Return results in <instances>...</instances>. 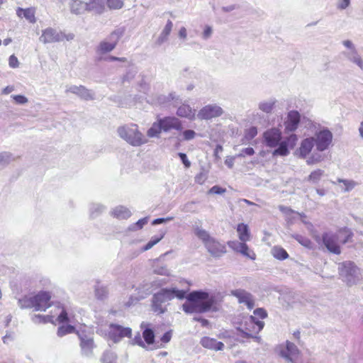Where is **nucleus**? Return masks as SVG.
I'll use <instances>...</instances> for the list:
<instances>
[{
    "label": "nucleus",
    "instance_id": "15",
    "mask_svg": "<svg viewBox=\"0 0 363 363\" xmlns=\"http://www.w3.org/2000/svg\"><path fill=\"white\" fill-rule=\"evenodd\" d=\"M231 295L238 298L240 303H244L248 309H252L255 306V298L253 296L244 289H235L230 291Z\"/></svg>",
    "mask_w": 363,
    "mask_h": 363
},
{
    "label": "nucleus",
    "instance_id": "42",
    "mask_svg": "<svg viewBox=\"0 0 363 363\" xmlns=\"http://www.w3.org/2000/svg\"><path fill=\"white\" fill-rule=\"evenodd\" d=\"M306 159V164L312 165L322 162L323 160V156L320 153L313 152L310 157H308Z\"/></svg>",
    "mask_w": 363,
    "mask_h": 363
},
{
    "label": "nucleus",
    "instance_id": "39",
    "mask_svg": "<svg viewBox=\"0 0 363 363\" xmlns=\"http://www.w3.org/2000/svg\"><path fill=\"white\" fill-rule=\"evenodd\" d=\"M162 130L160 121L157 123H154L151 128L147 130V135L150 138L158 137L161 130Z\"/></svg>",
    "mask_w": 363,
    "mask_h": 363
},
{
    "label": "nucleus",
    "instance_id": "12",
    "mask_svg": "<svg viewBox=\"0 0 363 363\" xmlns=\"http://www.w3.org/2000/svg\"><path fill=\"white\" fill-rule=\"evenodd\" d=\"M314 138V145L317 150L323 152L327 150L333 140V134L328 129H323L317 132Z\"/></svg>",
    "mask_w": 363,
    "mask_h": 363
},
{
    "label": "nucleus",
    "instance_id": "59",
    "mask_svg": "<svg viewBox=\"0 0 363 363\" xmlns=\"http://www.w3.org/2000/svg\"><path fill=\"white\" fill-rule=\"evenodd\" d=\"M133 345H138L143 347H145V344L142 340V337L139 333H138L134 338L131 340Z\"/></svg>",
    "mask_w": 363,
    "mask_h": 363
},
{
    "label": "nucleus",
    "instance_id": "27",
    "mask_svg": "<svg viewBox=\"0 0 363 363\" xmlns=\"http://www.w3.org/2000/svg\"><path fill=\"white\" fill-rule=\"evenodd\" d=\"M342 55L350 62L357 65L361 69L363 70V60L360 55L358 54L357 49L352 50H347L342 52Z\"/></svg>",
    "mask_w": 363,
    "mask_h": 363
},
{
    "label": "nucleus",
    "instance_id": "51",
    "mask_svg": "<svg viewBox=\"0 0 363 363\" xmlns=\"http://www.w3.org/2000/svg\"><path fill=\"white\" fill-rule=\"evenodd\" d=\"M107 293L106 288L104 286L97 287L95 290L96 296L99 299H104L106 296Z\"/></svg>",
    "mask_w": 363,
    "mask_h": 363
},
{
    "label": "nucleus",
    "instance_id": "14",
    "mask_svg": "<svg viewBox=\"0 0 363 363\" xmlns=\"http://www.w3.org/2000/svg\"><path fill=\"white\" fill-rule=\"evenodd\" d=\"M223 113L222 108L217 105H207L203 107L196 115L201 120H208L220 116Z\"/></svg>",
    "mask_w": 363,
    "mask_h": 363
},
{
    "label": "nucleus",
    "instance_id": "40",
    "mask_svg": "<svg viewBox=\"0 0 363 363\" xmlns=\"http://www.w3.org/2000/svg\"><path fill=\"white\" fill-rule=\"evenodd\" d=\"M105 207L100 203H92L89 208L90 216L91 218H96L99 216L104 211Z\"/></svg>",
    "mask_w": 363,
    "mask_h": 363
},
{
    "label": "nucleus",
    "instance_id": "20",
    "mask_svg": "<svg viewBox=\"0 0 363 363\" xmlns=\"http://www.w3.org/2000/svg\"><path fill=\"white\" fill-rule=\"evenodd\" d=\"M162 126V130L164 132L169 131L170 130L174 129L177 130H181L182 129V121L174 116L164 117L159 120Z\"/></svg>",
    "mask_w": 363,
    "mask_h": 363
},
{
    "label": "nucleus",
    "instance_id": "43",
    "mask_svg": "<svg viewBox=\"0 0 363 363\" xmlns=\"http://www.w3.org/2000/svg\"><path fill=\"white\" fill-rule=\"evenodd\" d=\"M148 222V217L143 218L138 220L135 223L130 225L128 227V230L130 231H136L140 230L143 226Z\"/></svg>",
    "mask_w": 363,
    "mask_h": 363
},
{
    "label": "nucleus",
    "instance_id": "64",
    "mask_svg": "<svg viewBox=\"0 0 363 363\" xmlns=\"http://www.w3.org/2000/svg\"><path fill=\"white\" fill-rule=\"evenodd\" d=\"M279 209L280 210V211H281L286 216H289L291 213H294V211L292 209H291L290 208H289L287 206H282V205L279 206Z\"/></svg>",
    "mask_w": 363,
    "mask_h": 363
},
{
    "label": "nucleus",
    "instance_id": "10",
    "mask_svg": "<svg viewBox=\"0 0 363 363\" xmlns=\"http://www.w3.org/2000/svg\"><path fill=\"white\" fill-rule=\"evenodd\" d=\"M74 38V35L72 33H65L62 30L52 27H48L42 30L41 35L39 38L40 43L43 44L60 43L66 40L71 41Z\"/></svg>",
    "mask_w": 363,
    "mask_h": 363
},
{
    "label": "nucleus",
    "instance_id": "58",
    "mask_svg": "<svg viewBox=\"0 0 363 363\" xmlns=\"http://www.w3.org/2000/svg\"><path fill=\"white\" fill-rule=\"evenodd\" d=\"M254 314L262 319H264L267 317V311L262 308H256L254 311Z\"/></svg>",
    "mask_w": 363,
    "mask_h": 363
},
{
    "label": "nucleus",
    "instance_id": "5",
    "mask_svg": "<svg viewBox=\"0 0 363 363\" xmlns=\"http://www.w3.org/2000/svg\"><path fill=\"white\" fill-rule=\"evenodd\" d=\"M119 137L134 147H139L147 142L143 134L139 130L136 124H128L117 129Z\"/></svg>",
    "mask_w": 363,
    "mask_h": 363
},
{
    "label": "nucleus",
    "instance_id": "35",
    "mask_svg": "<svg viewBox=\"0 0 363 363\" xmlns=\"http://www.w3.org/2000/svg\"><path fill=\"white\" fill-rule=\"evenodd\" d=\"M14 160L11 153L3 152L0 153V170L5 168Z\"/></svg>",
    "mask_w": 363,
    "mask_h": 363
},
{
    "label": "nucleus",
    "instance_id": "26",
    "mask_svg": "<svg viewBox=\"0 0 363 363\" xmlns=\"http://www.w3.org/2000/svg\"><path fill=\"white\" fill-rule=\"evenodd\" d=\"M86 11L93 12L96 14H101L105 10L104 0H88L86 2Z\"/></svg>",
    "mask_w": 363,
    "mask_h": 363
},
{
    "label": "nucleus",
    "instance_id": "60",
    "mask_svg": "<svg viewBox=\"0 0 363 363\" xmlns=\"http://www.w3.org/2000/svg\"><path fill=\"white\" fill-rule=\"evenodd\" d=\"M225 192V189L223 188H221L218 186H213L212 188L210 189L208 191V194H220Z\"/></svg>",
    "mask_w": 363,
    "mask_h": 363
},
{
    "label": "nucleus",
    "instance_id": "30",
    "mask_svg": "<svg viewBox=\"0 0 363 363\" xmlns=\"http://www.w3.org/2000/svg\"><path fill=\"white\" fill-rule=\"evenodd\" d=\"M111 215L118 219H127L131 216V212L128 208L118 206L112 210Z\"/></svg>",
    "mask_w": 363,
    "mask_h": 363
},
{
    "label": "nucleus",
    "instance_id": "31",
    "mask_svg": "<svg viewBox=\"0 0 363 363\" xmlns=\"http://www.w3.org/2000/svg\"><path fill=\"white\" fill-rule=\"evenodd\" d=\"M70 11L72 13L79 15L86 11V2L80 0H74L70 3L69 5Z\"/></svg>",
    "mask_w": 363,
    "mask_h": 363
},
{
    "label": "nucleus",
    "instance_id": "29",
    "mask_svg": "<svg viewBox=\"0 0 363 363\" xmlns=\"http://www.w3.org/2000/svg\"><path fill=\"white\" fill-rule=\"evenodd\" d=\"M35 13V11L33 8H28L26 9L18 8V9L16 10V14L18 17H24L27 21H28L31 23H34L36 21Z\"/></svg>",
    "mask_w": 363,
    "mask_h": 363
},
{
    "label": "nucleus",
    "instance_id": "54",
    "mask_svg": "<svg viewBox=\"0 0 363 363\" xmlns=\"http://www.w3.org/2000/svg\"><path fill=\"white\" fill-rule=\"evenodd\" d=\"M182 135L184 140H191L196 137V133L193 130H185L183 131Z\"/></svg>",
    "mask_w": 363,
    "mask_h": 363
},
{
    "label": "nucleus",
    "instance_id": "28",
    "mask_svg": "<svg viewBox=\"0 0 363 363\" xmlns=\"http://www.w3.org/2000/svg\"><path fill=\"white\" fill-rule=\"evenodd\" d=\"M299 353V350L296 347V345L291 342H286V351H282L281 354L283 357L286 358L288 361H290L292 363H295L292 357L298 355Z\"/></svg>",
    "mask_w": 363,
    "mask_h": 363
},
{
    "label": "nucleus",
    "instance_id": "57",
    "mask_svg": "<svg viewBox=\"0 0 363 363\" xmlns=\"http://www.w3.org/2000/svg\"><path fill=\"white\" fill-rule=\"evenodd\" d=\"M9 65L12 68H16L19 66L18 60L14 55L9 57Z\"/></svg>",
    "mask_w": 363,
    "mask_h": 363
},
{
    "label": "nucleus",
    "instance_id": "32",
    "mask_svg": "<svg viewBox=\"0 0 363 363\" xmlns=\"http://www.w3.org/2000/svg\"><path fill=\"white\" fill-rule=\"evenodd\" d=\"M252 122L260 125L263 127L267 126L269 124L268 116L266 114L259 112L253 113L251 116Z\"/></svg>",
    "mask_w": 363,
    "mask_h": 363
},
{
    "label": "nucleus",
    "instance_id": "53",
    "mask_svg": "<svg viewBox=\"0 0 363 363\" xmlns=\"http://www.w3.org/2000/svg\"><path fill=\"white\" fill-rule=\"evenodd\" d=\"M208 178V174L205 171H201L195 177V182L199 184H203Z\"/></svg>",
    "mask_w": 363,
    "mask_h": 363
},
{
    "label": "nucleus",
    "instance_id": "49",
    "mask_svg": "<svg viewBox=\"0 0 363 363\" xmlns=\"http://www.w3.org/2000/svg\"><path fill=\"white\" fill-rule=\"evenodd\" d=\"M297 140V135L295 134H291L282 142L285 143L289 149H293L296 145Z\"/></svg>",
    "mask_w": 363,
    "mask_h": 363
},
{
    "label": "nucleus",
    "instance_id": "22",
    "mask_svg": "<svg viewBox=\"0 0 363 363\" xmlns=\"http://www.w3.org/2000/svg\"><path fill=\"white\" fill-rule=\"evenodd\" d=\"M277 102V101L276 99L270 98L260 101L257 104V107L261 112L268 116L273 112Z\"/></svg>",
    "mask_w": 363,
    "mask_h": 363
},
{
    "label": "nucleus",
    "instance_id": "50",
    "mask_svg": "<svg viewBox=\"0 0 363 363\" xmlns=\"http://www.w3.org/2000/svg\"><path fill=\"white\" fill-rule=\"evenodd\" d=\"M153 272L155 274L163 276H169L170 274L169 270L167 268L166 266L164 265L155 266L154 267Z\"/></svg>",
    "mask_w": 363,
    "mask_h": 363
},
{
    "label": "nucleus",
    "instance_id": "25",
    "mask_svg": "<svg viewBox=\"0 0 363 363\" xmlns=\"http://www.w3.org/2000/svg\"><path fill=\"white\" fill-rule=\"evenodd\" d=\"M208 251L213 256L219 257L225 253V247L214 239L206 242Z\"/></svg>",
    "mask_w": 363,
    "mask_h": 363
},
{
    "label": "nucleus",
    "instance_id": "9",
    "mask_svg": "<svg viewBox=\"0 0 363 363\" xmlns=\"http://www.w3.org/2000/svg\"><path fill=\"white\" fill-rule=\"evenodd\" d=\"M56 312L57 318L56 320L61 324H63L57 329V335L59 337H62L65 335L70 333H77L75 328L72 324L74 323L73 318L69 315L68 312L65 309L64 306H62L60 303H57L56 305Z\"/></svg>",
    "mask_w": 363,
    "mask_h": 363
},
{
    "label": "nucleus",
    "instance_id": "33",
    "mask_svg": "<svg viewBox=\"0 0 363 363\" xmlns=\"http://www.w3.org/2000/svg\"><path fill=\"white\" fill-rule=\"evenodd\" d=\"M164 231H160V235L152 237L147 245L141 249V251L145 252L150 250L154 245L157 244L164 238Z\"/></svg>",
    "mask_w": 363,
    "mask_h": 363
},
{
    "label": "nucleus",
    "instance_id": "38",
    "mask_svg": "<svg viewBox=\"0 0 363 363\" xmlns=\"http://www.w3.org/2000/svg\"><path fill=\"white\" fill-rule=\"evenodd\" d=\"M324 171L320 169H317L313 171L308 177L307 181L313 184H317L324 176Z\"/></svg>",
    "mask_w": 363,
    "mask_h": 363
},
{
    "label": "nucleus",
    "instance_id": "45",
    "mask_svg": "<svg viewBox=\"0 0 363 363\" xmlns=\"http://www.w3.org/2000/svg\"><path fill=\"white\" fill-rule=\"evenodd\" d=\"M106 4L110 9L118 10L123 7L124 3L123 0H106Z\"/></svg>",
    "mask_w": 363,
    "mask_h": 363
},
{
    "label": "nucleus",
    "instance_id": "13",
    "mask_svg": "<svg viewBox=\"0 0 363 363\" xmlns=\"http://www.w3.org/2000/svg\"><path fill=\"white\" fill-rule=\"evenodd\" d=\"M130 328L123 327L118 324H110L108 330V337L114 342H119L124 337H130L131 335Z\"/></svg>",
    "mask_w": 363,
    "mask_h": 363
},
{
    "label": "nucleus",
    "instance_id": "44",
    "mask_svg": "<svg viewBox=\"0 0 363 363\" xmlns=\"http://www.w3.org/2000/svg\"><path fill=\"white\" fill-rule=\"evenodd\" d=\"M337 182L343 184V185H344L343 191H350L352 189H353L355 186L357 185V183L353 180L338 179Z\"/></svg>",
    "mask_w": 363,
    "mask_h": 363
},
{
    "label": "nucleus",
    "instance_id": "47",
    "mask_svg": "<svg viewBox=\"0 0 363 363\" xmlns=\"http://www.w3.org/2000/svg\"><path fill=\"white\" fill-rule=\"evenodd\" d=\"M102 363H116V355L112 352H106L101 357Z\"/></svg>",
    "mask_w": 363,
    "mask_h": 363
},
{
    "label": "nucleus",
    "instance_id": "41",
    "mask_svg": "<svg viewBox=\"0 0 363 363\" xmlns=\"http://www.w3.org/2000/svg\"><path fill=\"white\" fill-rule=\"evenodd\" d=\"M195 234L199 239H201L203 242L205 246H206V242L213 239L210 237L207 231L199 228H197L195 230Z\"/></svg>",
    "mask_w": 363,
    "mask_h": 363
},
{
    "label": "nucleus",
    "instance_id": "1",
    "mask_svg": "<svg viewBox=\"0 0 363 363\" xmlns=\"http://www.w3.org/2000/svg\"><path fill=\"white\" fill-rule=\"evenodd\" d=\"M186 294V291L176 288L162 289L155 294L152 300V309L157 314H162L167 310L168 302L174 298H186L183 303L182 309L186 313H201L206 312L212 307L214 299L208 292L194 291Z\"/></svg>",
    "mask_w": 363,
    "mask_h": 363
},
{
    "label": "nucleus",
    "instance_id": "16",
    "mask_svg": "<svg viewBox=\"0 0 363 363\" xmlns=\"http://www.w3.org/2000/svg\"><path fill=\"white\" fill-rule=\"evenodd\" d=\"M65 91L70 92L76 94L84 100H93L94 99V94L89 89H86L82 85H70L66 87Z\"/></svg>",
    "mask_w": 363,
    "mask_h": 363
},
{
    "label": "nucleus",
    "instance_id": "46",
    "mask_svg": "<svg viewBox=\"0 0 363 363\" xmlns=\"http://www.w3.org/2000/svg\"><path fill=\"white\" fill-rule=\"evenodd\" d=\"M143 336L145 341L148 345L154 342L155 335H154V332L152 331V329L147 328H145V330L143 333Z\"/></svg>",
    "mask_w": 363,
    "mask_h": 363
},
{
    "label": "nucleus",
    "instance_id": "52",
    "mask_svg": "<svg viewBox=\"0 0 363 363\" xmlns=\"http://www.w3.org/2000/svg\"><path fill=\"white\" fill-rule=\"evenodd\" d=\"M257 134V129L256 127L252 126L245 130V138L247 140H252Z\"/></svg>",
    "mask_w": 363,
    "mask_h": 363
},
{
    "label": "nucleus",
    "instance_id": "34",
    "mask_svg": "<svg viewBox=\"0 0 363 363\" xmlns=\"http://www.w3.org/2000/svg\"><path fill=\"white\" fill-rule=\"evenodd\" d=\"M57 311L55 310V314L53 315H34L32 317V320L35 323H53V318L57 316L56 312Z\"/></svg>",
    "mask_w": 363,
    "mask_h": 363
},
{
    "label": "nucleus",
    "instance_id": "48",
    "mask_svg": "<svg viewBox=\"0 0 363 363\" xmlns=\"http://www.w3.org/2000/svg\"><path fill=\"white\" fill-rule=\"evenodd\" d=\"M294 238L303 246L308 248V249H311L313 247V244L311 242V241L308 238H306V237H303L302 235H296L294 236Z\"/></svg>",
    "mask_w": 363,
    "mask_h": 363
},
{
    "label": "nucleus",
    "instance_id": "7",
    "mask_svg": "<svg viewBox=\"0 0 363 363\" xmlns=\"http://www.w3.org/2000/svg\"><path fill=\"white\" fill-rule=\"evenodd\" d=\"M124 33V28H118L99 43L95 49L96 53L99 56V60H102L104 59L103 55L115 49Z\"/></svg>",
    "mask_w": 363,
    "mask_h": 363
},
{
    "label": "nucleus",
    "instance_id": "19",
    "mask_svg": "<svg viewBox=\"0 0 363 363\" xmlns=\"http://www.w3.org/2000/svg\"><path fill=\"white\" fill-rule=\"evenodd\" d=\"M314 138L310 137L303 140L300 147L295 152V155L301 159H306L314 147Z\"/></svg>",
    "mask_w": 363,
    "mask_h": 363
},
{
    "label": "nucleus",
    "instance_id": "23",
    "mask_svg": "<svg viewBox=\"0 0 363 363\" xmlns=\"http://www.w3.org/2000/svg\"><path fill=\"white\" fill-rule=\"evenodd\" d=\"M200 343L203 347L215 351L222 350L224 348L223 342L209 337H203L201 340Z\"/></svg>",
    "mask_w": 363,
    "mask_h": 363
},
{
    "label": "nucleus",
    "instance_id": "21",
    "mask_svg": "<svg viewBox=\"0 0 363 363\" xmlns=\"http://www.w3.org/2000/svg\"><path fill=\"white\" fill-rule=\"evenodd\" d=\"M172 28H173L172 21L170 20H168L167 21L165 26L164 27V28L162 29V30L161 31V33H160L159 36L157 37V38L156 39V40L155 42V44L157 46H161L162 44H164V43H166L168 40L169 36L172 32Z\"/></svg>",
    "mask_w": 363,
    "mask_h": 363
},
{
    "label": "nucleus",
    "instance_id": "24",
    "mask_svg": "<svg viewBox=\"0 0 363 363\" xmlns=\"http://www.w3.org/2000/svg\"><path fill=\"white\" fill-rule=\"evenodd\" d=\"M177 115L179 117L193 121L196 118V110L192 108L189 104H183L177 108Z\"/></svg>",
    "mask_w": 363,
    "mask_h": 363
},
{
    "label": "nucleus",
    "instance_id": "2",
    "mask_svg": "<svg viewBox=\"0 0 363 363\" xmlns=\"http://www.w3.org/2000/svg\"><path fill=\"white\" fill-rule=\"evenodd\" d=\"M236 230L239 240L228 242V247L243 257L251 260H255L256 259V254L246 244V242L250 241L251 239L248 225L242 223H239L237 225Z\"/></svg>",
    "mask_w": 363,
    "mask_h": 363
},
{
    "label": "nucleus",
    "instance_id": "36",
    "mask_svg": "<svg viewBox=\"0 0 363 363\" xmlns=\"http://www.w3.org/2000/svg\"><path fill=\"white\" fill-rule=\"evenodd\" d=\"M272 254L276 259L279 260L286 259L289 257L287 252L279 246H275L272 249Z\"/></svg>",
    "mask_w": 363,
    "mask_h": 363
},
{
    "label": "nucleus",
    "instance_id": "4",
    "mask_svg": "<svg viewBox=\"0 0 363 363\" xmlns=\"http://www.w3.org/2000/svg\"><path fill=\"white\" fill-rule=\"evenodd\" d=\"M353 233L348 228H342L337 233H325L323 235V242L327 250L335 255L341 253L340 244H345L352 238Z\"/></svg>",
    "mask_w": 363,
    "mask_h": 363
},
{
    "label": "nucleus",
    "instance_id": "11",
    "mask_svg": "<svg viewBox=\"0 0 363 363\" xmlns=\"http://www.w3.org/2000/svg\"><path fill=\"white\" fill-rule=\"evenodd\" d=\"M77 335L80 340V347L82 354L86 357H91L93 349L95 347L92 335L89 333H86L84 330H77Z\"/></svg>",
    "mask_w": 363,
    "mask_h": 363
},
{
    "label": "nucleus",
    "instance_id": "63",
    "mask_svg": "<svg viewBox=\"0 0 363 363\" xmlns=\"http://www.w3.org/2000/svg\"><path fill=\"white\" fill-rule=\"evenodd\" d=\"M179 157H180L181 160L182 161L183 164L186 167H189L191 166V162L188 160L186 155L182 152H179L178 154Z\"/></svg>",
    "mask_w": 363,
    "mask_h": 363
},
{
    "label": "nucleus",
    "instance_id": "3",
    "mask_svg": "<svg viewBox=\"0 0 363 363\" xmlns=\"http://www.w3.org/2000/svg\"><path fill=\"white\" fill-rule=\"evenodd\" d=\"M236 330L237 340L244 342L245 338L253 337L254 334H258L264 328V323L252 315L242 317L240 322L234 323Z\"/></svg>",
    "mask_w": 363,
    "mask_h": 363
},
{
    "label": "nucleus",
    "instance_id": "6",
    "mask_svg": "<svg viewBox=\"0 0 363 363\" xmlns=\"http://www.w3.org/2000/svg\"><path fill=\"white\" fill-rule=\"evenodd\" d=\"M51 295L47 291H40L31 297H24L18 301L21 308H34L35 311H45L51 306Z\"/></svg>",
    "mask_w": 363,
    "mask_h": 363
},
{
    "label": "nucleus",
    "instance_id": "55",
    "mask_svg": "<svg viewBox=\"0 0 363 363\" xmlns=\"http://www.w3.org/2000/svg\"><path fill=\"white\" fill-rule=\"evenodd\" d=\"M11 98L18 104H25L28 101V99L23 95H12Z\"/></svg>",
    "mask_w": 363,
    "mask_h": 363
},
{
    "label": "nucleus",
    "instance_id": "18",
    "mask_svg": "<svg viewBox=\"0 0 363 363\" xmlns=\"http://www.w3.org/2000/svg\"><path fill=\"white\" fill-rule=\"evenodd\" d=\"M301 121V115L297 111H290L284 121L285 130L287 132L295 131Z\"/></svg>",
    "mask_w": 363,
    "mask_h": 363
},
{
    "label": "nucleus",
    "instance_id": "61",
    "mask_svg": "<svg viewBox=\"0 0 363 363\" xmlns=\"http://www.w3.org/2000/svg\"><path fill=\"white\" fill-rule=\"evenodd\" d=\"M350 4V0H339L337 8L340 10H343L347 8Z\"/></svg>",
    "mask_w": 363,
    "mask_h": 363
},
{
    "label": "nucleus",
    "instance_id": "37",
    "mask_svg": "<svg viewBox=\"0 0 363 363\" xmlns=\"http://www.w3.org/2000/svg\"><path fill=\"white\" fill-rule=\"evenodd\" d=\"M279 146L277 147L273 152L272 155L273 156H281L285 157L287 156L289 154V148L285 143H283L282 141L278 144Z\"/></svg>",
    "mask_w": 363,
    "mask_h": 363
},
{
    "label": "nucleus",
    "instance_id": "62",
    "mask_svg": "<svg viewBox=\"0 0 363 363\" xmlns=\"http://www.w3.org/2000/svg\"><path fill=\"white\" fill-rule=\"evenodd\" d=\"M173 220V218L172 217H167V218H157V219H155L152 224V225H158V224H162V223H167L168 221H171Z\"/></svg>",
    "mask_w": 363,
    "mask_h": 363
},
{
    "label": "nucleus",
    "instance_id": "17",
    "mask_svg": "<svg viewBox=\"0 0 363 363\" xmlns=\"http://www.w3.org/2000/svg\"><path fill=\"white\" fill-rule=\"evenodd\" d=\"M264 139L267 146L277 147L281 141V133L279 129L276 128L269 129L264 132Z\"/></svg>",
    "mask_w": 363,
    "mask_h": 363
},
{
    "label": "nucleus",
    "instance_id": "56",
    "mask_svg": "<svg viewBox=\"0 0 363 363\" xmlns=\"http://www.w3.org/2000/svg\"><path fill=\"white\" fill-rule=\"evenodd\" d=\"M213 33L212 27L210 26H206L204 27L203 32L202 33V38L204 40H208L210 38Z\"/></svg>",
    "mask_w": 363,
    "mask_h": 363
},
{
    "label": "nucleus",
    "instance_id": "8",
    "mask_svg": "<svg viewBox=\"0 0 363 363\" xmlns=\"http://www.w3.org/2000/svg\"><path fill=\"white\" fill-rule=\"evenodd\" d=\"M338 270L342 281L348 286L357 284L361 280L359 268L351 261L340 263Z\"/></svg>",
    "mask_w": 363,
    "mask_h": 363
}]
</instances>
